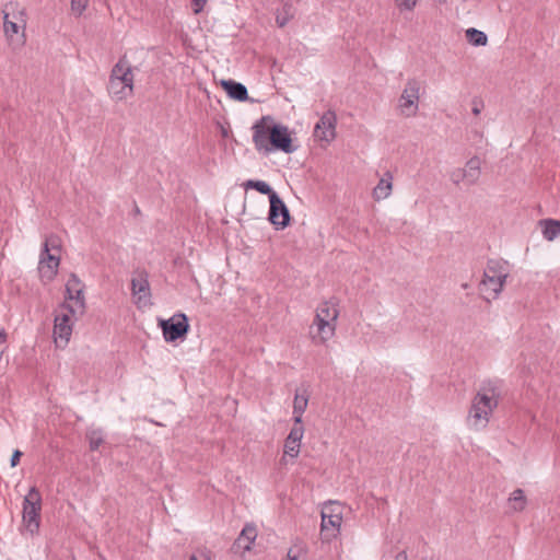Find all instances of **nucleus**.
Segmentation results:
<instances>
[{
	"label": "nucleus",
	"mask_w": 560,
	"mask_h": 560,
	"mask_svg": "<svg viewBox=\"0 0 560 560\" xmlns=\"http://www.w3.org/2000/svg\"><path fill=\"white\" fill-rule=\"evenodd\" d=\"M502 395V383L499 380H489L481 383L466 419L467 425L476 431L485 429Z\"/></svg>",
	"instance_id": "1"
},
{
	"label": "nucleus",
	"mask_w": 560,
	"mask_h": 560,
	"mask_svg": "<svg viewBox=\"0 0 560 560\" xmlns=\"http://www.w3.org/2000/svg\"><path fill=\"white\" fill-rule=\"evenodd\" d=\"M3 34L12 51H18L26 43L27 11L18 2H9L3 10Z\"/></svg>",
	"instance_id": "2"
},
{
	"label": "nucleus",
	"mask_w": 560,
	"mask_h": 560,
	"mask_svg": "<svg viewBox=\"0 0 560 560\" xmlns=\"http://www.w3.org/2000/svg\"><path fill=\"white\" fill-rule=\"evenodd\" d=\"M510 269L506 261L491 259L488 261L483 278L479 283V291L483 300L490 302L498 299L509 277Z\"/></svg>",
	"instance_id": "3"
},
{
	"label": "nucleus",
	"mask_w": 560,
	"mask_h": 560,
	"mask_svg": "<svg viewBox=\"0 0 560 560\" xmlns=\"http://www.w3.org/2000/svg\"><path fill=\"white\" fill-rule=\"evenodd\" d=\"M253 141L257 150L268 151V142L273 149L284 153H292L295 150L292 145L289 129L283 125H273L268 131H265L264 128L256 125Z\"/></svg>",
	"instance_id": "4"
},
{
	"label": "nucleus",
	"mask_w": 560,
	"mask_h": 560,
	"mask_svg": "<svg viewBox=\"0 0 560 560\" xmlns=\"http://www.w3.org/2000/svg\"><path fill=\"white\" fill-rule=\"evenodd\" d=\"M133 92V74L126 59L113 67L108 82V93L112 98L122 101L131 96Z\"/></svg>",
	"instance_id": "5"
},
{
	"label": "nucleus",
	"mask_w": 560,
	"mask_h": 560,
	"mask_svg": "<svg viewBox=\"0 0 560 560\" xmlns=\"http://www.w3.org/2000/svg\"><path fill=\"white\" fill-rule=\"evenodd\" d=\"M338 310L330 302H323L316 310L315 319L310 328V334L315 341L324 342L335 332Z\"/></svg>",
	"instance_id": "6"
},
{
	"label": "nucleus",
	"mask_w": 560,
	"mask_h": 560,
	"mask_svg": "<svg viewBox=\"0 0 560 560\" xmlns=\"http://www.w3.org/2000/svg\"><path fill=\"white\" fill-rule=\"evenodd\" d=\"M424 93V82L417 78H409L397 100V113L405 118H412L418 115L420 96Z\"/></svg>",
	"instance_id": "7"
},
{
	"label": "nucleus",
	"mask_w": 560,
	"mask_h": 560,
	"mask_svg": "<svg viewBox=\"0 0 560 560\" xmlns=\"http://www.w3.org/2000/svg\"><path fill=\"white\" fill-rule=\"evenodd\" d=\"M78 313L70 304H61L56 311L52 336L57 348L63 349L69 343Z\"/></svg>",
	"instance_id": "8"
},
{
	"label": "nucleus",
	"mask_w": 560,
	"mask_h": 560,
	"mask_svg": "<svg viewBox=\"0 0 560 560\" xmlns=\"http://www.w3.org/2000/svg\"><path fill=\"white\" fill-rule=\"evenodd\" d=\"M42 495L36 487H32L23 500V527L26 533L34 535L40 524Z\"/></svg>",
	"instance_id": "9"
},
{
	"label": "nucleus",
	"mask_w": 560,
	"mask_h": 560,
	"mask_svg": "<svg viewBox=\"0 0 560 560\" xmlns=\"http://www.w3.org/2000/svg\"><path fill=\"white\" fill-rule=\"evenodd\" d=\"M159 326L162 329L163 338L166 342L184 339L189 331L188 317L182 312L175 313L167 319H160Z\"/></svg>",
	"instance_id": "10"
},
{
	"label": "nucleus",
	"mask_w": 560,
	"mask_h": 560,
	"mask_svg": "<svg viewBox=\"0 0 560 560\" xmlns=\"http://www.w3.org/2000/svg\"><path fill=\"white\" fill-rule=\"evenodd\" d=\"M341 506L338 503H329L322 510V534L325 539H330L339 532L341 524Z\"/></svg>",
	"instance_id": "11"
},
{
	"label": "nucleus",
	"mask_w": 560,
	"mask_h": 560,
	"mask_svg": "<svg viewBox=\"0 0 560 560\" xmlns=\"http://www.w3.org/2000/svg\"><path fill=\"white\" fill-rule=\"evenodd\" d=\"M131 292L133 302L139 310L152 305L150 284L145 273L139 272L132 278Z\"/></svg>",
	"instance_id": "12"
},
{
	"label": "nucleus",
	"mask_w": 560,
	"mask_h": 560,
	"mask_svg": "<svg viewBox=\"0 0 560 560\" xmlns=\"http://www.w3.org/2000/svg\"><path fill=\"white\" fill-rule=\"evenodd\" d=\"M66 299L70 302L80 314L85 308V301L83 295V284L81 280L75 276L71 275L66 283Z\"/></svg>",
	"instance_id": "13"
},
{
	"label": "nucleus",
	"mask_w": 560,
	"mask_h": 560,
	"mask_svg": "<svg viewBox=\"0 0 560 560\" xmlns=\"http://www.w3.org/2000/svg\"><path fill=\"white\" fill-rule=\"evenodd\" d=\"M269 208V220L278 228H285L290 221L289 210L278 194H272Z\"/></svg>",
	"instance_id": "14"
},
{
	"label": "nucleus",
	"mask_w": 560,
	"mask_h": 560,
	"mask_svg": "<svg viewBox=\"0 0 560 560\" xmlns=\"http://www.w3.org/2000/svg\"><path fill=\"white\" fill-rule=\"evenodd\" d=\"M336 116L328 110L322 115L314 127V137L319 141L329 142L335 138Z\"/></svg>",
	"instance_id": "15"
},
{
	"label": "nucleus",
	"mask_w": 560,
	"mask_h": 560,
	"mask_svg": "<svg viewBox=\"0 0 560 560\" xmlns=\"http://www.w3.org/2000/svg\"><path fill=\"white\" fill-rule=\"evenodd\" d=\"M60 255L45 253L42 250L39 256L38 271L43 281H51L58 271Z\"/></svg>",
	"instance_id": "16"
},
{
	"label": "nucleus",
	"mask_w": 560,
	"mask_h": 560,
	"mask_svg": "<svg viewBox=\"0 0 560 560\" xmlns=\"http://www.w3.org/2000/svg\"><path fill=\"white\" fill-rule=\"evenodd\" d=\"M393 190V175L390 172H385L380 178L377 185L372 191V197L375 201L387 199Z\"/></svg>",
	"instance_id": "17"
},
{
	"label": "nucleus",
	"mask_w": 560,
	"mask_h": 560,
	"mask_svg": "<svg viewBox=\"0 0 560 560\" xmlns=\"http://www.w3.org/2000/svg\"><path fill=\"white\" fill-rule=\"evenodd\" d=\"M221 85L228 95L238 102H244L248 98V92L244 84L233 80H222Z\"/></svg>",
	"instance_id": "18"
},
{
	"label": "nucleus",
	"mask_w": 560,
	"mask_h": 560,
	"mask_svg": "<svg viewBox=\"0 0 560 560\" xmlns=\"http://www.w3.org/2000/svg\"><path fill=\"white\" fill-rule=\"evenodd\" d=\"M481 161L479 158L474 156L469 159L463 167L464 175H465V184L467 185H474L478 182L481 173Z\"/></svg>",
	"instance_id": "19"
},
{
	"label": "nucleus",
	"mask_w": 560,
	"mask_h": 560,
	"mask_svg": "<svg viewBox=\"0 0 560 560\" xmlns=\"http://www.w3.org/2000/svg\"><path fill=\"white\" fill-rule=\"evenodd\" d=\"M257 537L256 527L253 525H246L237 539L235 540L234 546L238 549H243L244 551L250 550L252 544L255 541Z\"/></svg>",
	"instance_id": "20"
},
{
	"label": "nucleus",
	"mask_w": 560,
	"mask_h": 560,
	"mask_svg": "<svg viewBox=\"0 0 560 560\" xmlns=\"http://www.w3.org/2000/svg\"><path fill=\"white\" fill-rule=\"evenodd\" d=\"M307 404H308V396L305 393V390H303V392L296 390L295 396H294V401H293V419L296 423L301 422V420L303 418V413L307 408Z\"/></svg>",
	"instance_id": "21"
},
{
	"label": "nucleus",
	"mask_w": 560,
	"mask_h": 560,
	"mask_svg": "<svg viewBox=\"0 0 560 560\" xmlns=\"http://www.w3.org/2000/svg\"><path fill=\"white\" fill-rule=\"evenodd\" d=\"M295 14V10L291 3V0H282V5L278 10L276 15V23L279 27L285 26Z\"/></svg>",
	"instance_id": "22"
},
{
	"label": "nucleus",
	"mask_w": 560,
	"mask_h": 560,
	"mask_svg": "<svg viewBox=\"0 0 560 560\" xmlns=\"http://www.w3.org/2000/svg\"><path fill=\"white\" fill-rule=\"evenodd\" d=\"M542 235L547 241H553L560 235V221L546 219L540 221Z\"/></svg>",
	"instance_id": "23"
},
{
	"label": "nucleus",
	"mask_w": 560,
	"mask_h": 560,
	"mask_svg": "<svg viewBox=\"0 0 560 560\" xmlns=\"http://www.w3.org/2000/svg\"><path fill=\"white\" fill-rule=\"evenodd\" d=\"M509 505L514 512H521L526 506V498L522 489L514 490L509 498Z\"/></svg>",
	"instance_id": "24"
},
{
	"label": "nucleus",
	"mask_w": 560,
	"mask_h": 560,
	"mask_svg": "<svg viewBox=\"0 0 560 560\" xmlns=\"http://www.w3.org/2000/svg\"><path fill=\"white\" fill-rule=\"evenodd\" d=\"M466 38L472 46H486L488 43L486 33L474 27L466 31Z\"/></svg>",
	"instance_id": "25"
},
{
	"label": "nucleus",
	"mask_w": 560,
	"mask_h": 560,
	"mask_svg": "<svg viewBox=\"0 0 560 560\" xmlns=\"http://www.w3.org/2000/svg\"><path fill=\"white\" fill-rule=\"evenodd\" d=\"M244 187L245 189H248V188H252V189H256L257 191H259L260 194L262 195H268L269 199H271V196L272 194H277L276 191L272 190V188L264 180H254V179H248L244 183Z\"/></svg>",
	"instance_id": "26"
},
{
	"label": "nucleus",
	"mask_w": 560,
	"mask_h": 560,
	"mask_svg": "<svg viewBox=\"0 0 560 560\" xmlns=\"http://www.w3.org/2000/svg\"><path fill=\"white\" fill-rule=\"evenodd\" d=\"M86 439L89 441L90 450L96 451L104 441V434L101 429H90L86 432Z\"/></svg>",
	"instance_id": "27"
},
{
	"label": "nucleus",
	"mask_w": 560,
	"mask_h": 560,
	"mask_svg": "<svg viewBox=\"0 0 560 560\" xmlns=\"http://www.w3.org/2000/svg\"><path fill=\"white\" fill-rule=\"evenodd\" d=\"M42 250L45 253H54V255H60V252H61L60 238L56 235L47 236L44 241Z\"/></svg>",
	"instance_id": "28"
},
{
	"label": "nucleus",
	"mask_w": 560,
	"mask_h": 560,
	"mask_svg": "<svg viewBox=\"0 0 560 560\" xmlns=\"http://www.w3.org/2000/svg\"><path fill=\"white\" fill-rule=\"evenodd\" d=\"M285 560H306V549L304 544L300 541L293 544L288 550Z\"/></svg>",
	"instance_id": "29"
},
{
	"label": "nucleus",
	"mask_w": 560,
	"mask_h": 560,
	"mask_svg": "<svg viewBox=\"0 0 560 560\" xmlns=\"http://www.w3.org/2000/svg\"><path fill=\"white\" fill-rule=\"evenodd\" d=\"M300 447H301L300 442L292 441L287 438L284 441V455H288V456L294 458L299 455Z\"/></svg>",
	"instance_id": "30"
},
{
	"label": "nucleus",
	"mask_w": 560,
	"mask_h": 560,
	"mask_svg": "<svg viewBox=\"0 0 560 560\" xmlns=\"http://www.w3.org/2000/svg\"><path fill=\"white\" fill-rule=\"evenodd\" d=\"M303 435H304V427H303L302 421L300 423H296L294 421V424L287 438L289 440L296 441V442L301 443Z\"/></svg>",
	"instance_id": "31"
},
{
	"label": "nucleus",
	"mask_w": 560,
	"mask_h": 560,
	"mask_svg": "<svg viewBox=\"0 0 560 560\" xmlns=\"http://www.w3.org/2000/svg\"><path fill=\"white\" fill-rule=\"evenodd\" d=\"M89 0H71V12L80 16L86 9Z\"/></svg>",
	"instance_id": "32"
},
{
	"label": "nucleus",
	"mask_w": 560,
	"mask_h": 560,
	"mask_svg": "<svg viewBox=\"0 0 560 560\" xmlns=\"http://www.w3.org/2000/svg\"><path fill=\"white\" fill-rule=\"evenodd\" d=\"M450 178L455 185L465 183V175L463 168H456L452 171Z\"/></svg>",
	"instance_id": "33"
},
{
	"label": "nucleus",
	"mask_w": 560,
	"mask_h": 560,
	"mask_svg": "<svg viewBox=\"0 0 560 560\" xmlns=\"http://www.w3.org/2000/svg\"><path fill=\"white\" fill-rule=\"evenodd\" d=\"M400 11H411L417 3V0H395Z\"/></svg>",
	"instance_id": "34"
},
{
	"label": "nucleus",
	"mask_w": 560,
	"mask_h": 560,
	"mask_svg": "<svg viewBox=\"0 0 560 560\" xmlns=\"http://www.w3.org/2000/svg\"><path fill=\"white\" fill-rule=\"evenodd\" d=\"M207 3V0H191V8L195 14H199L205 5Z\"/></svg>",
	"instance_id": "35"
},
{
	"label": "nucleus",
	"mask_w": 560,
	"mask_h": 560,
	"mask_svg": "<svg viewBox=\"0 0 560 560\" xmlns=\"http://www.w3.org/2000/svg\"><path fill=\"white\" fill-rule=\"evenodd\" d=\"M482 109V103L480 101L474 100L472 101V108L471 112L474 115H479Z\"/></svg>",
	"instance_id": "36"
},
{
	"label": "nucleus",
	"mask_w": 560,
	"mask_h": 560,
	"mask_svg": "<svg viewBox=\"0 0 560 560\" xmlns=\"http://www.w3.org/2000/svg\"><path fill=\"white\" fill-rule=\"evenodd\" d=\"M21 456H22V452H20L18 450L13 452L12 457H11V466L12 467H15L19 464Z\"/></svg>",
	"instance_id": "37"
},
{
	"label": "nucleus",
	"mask_w": 560,
	"mask_h": 560,
	"mask_svg": "<svg viewBox=\"0 0 560 560\" xmlns=\"http://www.w3.org/2000/svg\"><path fill=\"white\" fill-rule=\"evenodd\" d=\"M189 560H210V557L207 553H201L198 556H191Z\"/></svg>",
	"instance_id": "38"
},
{
	"label": "nucleus",
	"mask_w": 560,
	"mask_h": 560,
	"mask_svg": "<svg viewBox=\"0 0 560 560\" xmlns=\"http://www.w3.org/2000/svg\"><path fill=\"white\" fill-rule=\"evenodd\" d=\"M7 332L3 328H0V345L4 343L7 341Z\"/></svg>",
	"instance_id": "39"
},
{
	"label": "nucleus",
	"mask_w": 560,
	"mask_h": 560,
	"mask_svg": "<svg viewBox=\"0 0 560 560\" xmlns=\"http://www.w3.org/2000/svg\"><path fill=\"white\" fill-rule=\"evenodd\" d=\"M395 560H407V556L405 551H400L396 555Z\"/></svg>",
	"instance_id": "40"
},
{
	"label": "nucleus",
	"mask_w": 560,
	"mask_h": 560,
	"mask_svg": "<svg viewBox=\"0 0 560 560\" xmlns=\"http://www.w3.org/2000/svg\"><path fill=\"white\" fill-rule=\"evenodd\" d=\"M438 3H445L446 0H435Z\"/></svg>",
	"instance_id": "41"
}]
</instances>
